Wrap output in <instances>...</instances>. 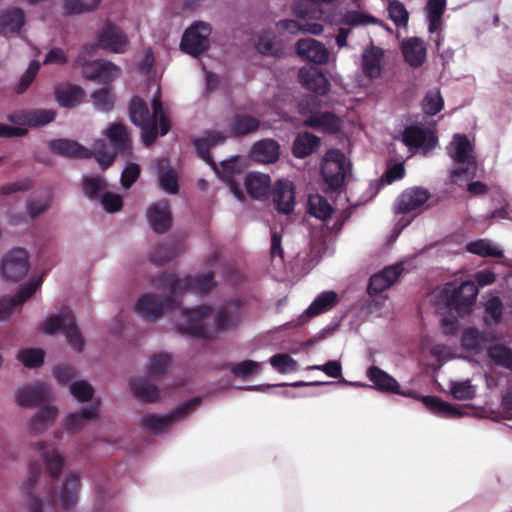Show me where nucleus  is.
<instances>
[{"mask_svg": "<svg viewBox=\"0 0 512 512\" xmlns=\"http://www.w3.org/2000/svg\"><path fill=\"white\" fill-rule=\"evenodd\" d=\"M152 113L146 102L139 96H134L129 104L131 122L141 129L143 144L151 146L158 135L164 136L170 130V121L164 114L162 100L159 95L152 99Z\"/></svg>", "mask_w": 512, "mask_h": 512, "instance_id": "1", "label": "nucleus"}, {"mask_svg": "<svg viewBox=\"0 0 512 512\" xmlns=\"http://www.w3.org/2000/svg\"><path fill=\"white\" fill-rule=\"evenodd\" d=\"M151 284L158 289H170L176 296L179 292L208 293L216 285L212 272L196 276L187 275L184 278H178L174 273L164 272L155 277Z\"/></svg>", "mask_w": 512, "mask_h": 512, "instance_id": "2", "label": "nucleus"}, {"mask_svg": "<svg viewBox=\"0 0 512 512\" xmlns=\"http://www.w3.org/2000/svg\"><path fill=\"white\" fill-rule=\"evenodd\" d=\"M113 151H106V145L103 141L95 143L96 159L103 169L109 167L115 160L117 154L130 156L132 153V143L127 127L122 123L111 124L106 132Z\"/></svg>", "mask_w": 512, "mask_h": 512, "instance_id": "3", "label": "nucleus"}, {"mask_svg": "<svg viewBox=\"0 0 512 512\" xmlns=\"http://www.w3.org/2000/svg\"><path fill=\"white\" fill-rule=\"evenodd\" d=\"M477 294L478 288L473 281H464L459 286L447 283L443 289L446 305L454 309L460 316H465L471 312Z\"/></svg>", "mask_w": 512, "mask_h": 512, "instance_id": "4", "label": "nucleus"}, {"mask_svg": "<svg viewBox=\"0 0 512 512\" xmlns=\"http://www.w3.org/2000/svg\"><path fill=\"white\" fill-rule=\"evenodd\" d=\"M42 331L50 335L64 331L69 344L76 351L81 352L84 348V339L70 311L49 316L42 326Z\"/></svg>", "mask_w": 512, "mask_h": 512, "instance_id": "5", "label": "nucleus"}, {"mask_svg": "<svg viewBox=\"0 0 512 512\" xmlns=\"http://www.w3.org/2000/svg\"><path fill=\"white\" fill-rule=\"evenodd\" d=\"M200 398H192L179 405L172 413L158 416L154 414L144 415L140 421V426L146 430L159 433L172 425L174 422L184 419L193 409L200 404Z\"/></svg>", "mask_w": 512, "mask_h": 512, "instance_id": "6", "label": "nucleus"}, {"mask_svg": "<svg viewBox=\"0 0 512 512\" xmlns=\"http://www.w3.org/2000/svg\"><path fill=\"white\" fill-rule=\"evenodd\" d=\"M452 145L453 150L449 152L451 158L457 163L466 164V166L454 169L451 172V177L454 181L461 176L473 178L476 174L477 165L475 158L471 154L472 147L467 136L461 134L455 135Z\"/></svg>", "mask_w": 512, "mask_h": 512, "instance_id": "7", "label": "nucleus"}, {"mask_svg": "<svg viewBox=\"0 0 512 512\" xmlns=\"http://www.w3.org/2000/svg\"><path fill=\"white\" fill-rule=\"evenodd\" d=\"M168 290V295L163 298L161 296L146 293L143 294L135 305V310L147 320H156L162 316L165 308H177L179 302L175 294Z\"/></svg>", "mask_w": 512, "mask_h": 512, "instance_id": "8", "label": "nucleus"}, {"mask_svg": "<svg viewBox=\"0 0 512 512\" xmlns=\"http://www.w3.org/2000/svg\"><path fill=\"white\" fill-rule=\"evenodd\" d=\"M211 311L212 308L209 306L185 309L182 314L185 317L187 324L179 326V332L202 339H213L216 331L206 327L204 323L206 317L210 315Z\"/></svg>", "mask_w": 512, "mask_h": 512, "instance_id": "9", "label": "nucleus"}, {"mask_svg": "<svg viewBox=\"0 0 512 512\" xmlns=\"http://www.w3.org/2000/svg\"><path fill=\"white\" fill-rule=\"evenodd\" d=\"M212 29L205 22H195L184 32L181 50L192 56H198L209 48V36Z\"/></svg>", "mask_w": 512, "mask_h": 512, "instance_id": "10", "label": "nucleus"}, {"mask_svg": "<svg viewBox=\"0 0 512 512\" xmlns=\"http://www.w3.org/2000/svg\"><path fill=\"white\" fill-rule=\"evenodd\" d=\"M28 253L23 248H14L2 259L1 274L11 282L21 280L28 272Z\"/></svg>", "mask_w": 512, "mask_h": 512, "instance_id": "11", "label": "nucleus"}, {"mask_svg": "<svg viewBox=\"0 0 512 512\" xmlns=\"http://www.w3.org/2000/svg\"><path fill=\"white\" fill-rule=\"evenodd\" d=\"M244 317L241 300L225 302L218 308L214 316L217 331H231L239 327Z\"/></svg>", "mask_w": 512, "mask_h": 512, "instance_id": "12", "label": "nucleus"}, {"mask_svg": "<svg viewBox=\"0 0 512 512\" xmlns=\"http://www.w3.org/2000/svg\"><path fill=\"white\" fill-rule=\"evenodd\" d=\"M367 377L376 390L385 394H396L416 399L418 395L413 390H402L397 380L378 366H371L367 370Z\"/></svg>", "mask_w": 512, "mask_h": 512, "instance_id": "13", "label": "nucleus"}, {"mask_svg": "<svg viewBox=\"0 0 512 512\" xmlns=\"http://www.w3.org/2000/svg\"><path fill=\"white\" fill-rule=\"evenodd\" d=\"M97 38L100 48L113 53H124L129 45L124 31L109 20L105 22Z\"/></svg>", "mask_w": 512, "mask_h": 512, "instance_id": "14", "label": "nucleus"}, {"mask_svg": "<svg viewBox=\"0 0 512 512\" xmlns=\"http://www.w3.org/2000/svg\"><path fill=\"white\" fill-rule=\"evenodd\" d=\"M52 400L50 387L42 382L26 385L16 394V402L22 407H33Z\"/></svg>", "mask_w": 512, "mask_h": 512, "instance_id": "15", "label": "nucleus"}, {"mask_svg": "<svg viewBox=\"0 0 512 512\" xmlns=\"http://www.w3.org/2000/svg\"><path fill=\"white\" fill-rule=\"evenodd\" d=\"M430 198V193L422 187H412L404 190L397 198L394 206L396 214L410 213L422 207Z\"/></svg>", "mask_w": 512, "mask_h": 512, "instance_id": "16", "label": "nucleus"}, {"mask_svg": "<svg viewBox=\"0 0 512 512\" xmlns=\"http://www.w3.org/2000/svg\"><path fill=\"white\" fill-rule=\"evenodd\" d=\"M321 173L324 181L332 190L339 189L346 178V166L342 154L337 153L336 158H331L330 154L324 158Z\"/></svg>", "mask_w": 512, "mask_h": 512, "instance_id": "17", "label": "nucleus"}, {"mask_svg": "<svg viewBox=\"0 0 512 512\" xmlns=\"http://www.w3.org/2000/svg\"><path fill=\"white\" fill-rule=\"evenodd\" d=\"M55 117L56 112L52 109H29L9 115L8 120L18 125L41 127L52 122Z\"/></svg>", "mask_w": 512, "mask_h": 512, "instance_id": "18", "label": "nucleus"}, {"mask_svg": "<svg viewBox=\"0 0 512 512\" xmlns=\"http://www.w3.org/2000/svg\"><path fill=\"white\" fill-rule=\"evenodd\" d=\"M272 198L278 212L289 214L295 206V186L289 180H278L272 189Z\"/></svg>", "mask_w": 512, "mask_h": 512, "instance_id": "19", "label": "nucleus"}, {"mask_svg": "<svg viewBox=\"0 0 512 512\" xmlns=\"http://www.w3.org/2000/svg\"><path fill=\"white\" fill-rule=\"evenodd\" d=\"M147 219L151 228L158 234L167 232L172 225L170 204L162 200L152 204L147 211Z\"/></svg>", "mask_w": 512, "mask_h": 512, "instance_id": "20", "label": "nucleus"}, {"mask_svg": "<svg viewBox=\"0 0 512 512\" xmlns=\"http://www.w3.org/2000/svg\"><path fill=\"white\" fill-rule=\"evenodd\" d=\"M41 278L33 280L23 286L13 297L0 298V319H8L13 309L28 300L41 285Z\"/></svg>", "mask_w": 512, "mask_h": 512, "instance_id": "21", "label": "nucleus"}, {"mask_svg": "<svg viewBox=\"0 0 512 512\" xmlns=\"http://www.w3.org/2000/svg\"><path fill=\"white\" fill-rule=\"evenodd\" d=\"M384 50L378 46L370 45L362 53L361 68L368 79L379 78L382 74Z\"/></svg>", "mask_w": 512, "mask_h": 512, "instance_id": "22", "label": "nucleus"}, {"mask_svg": "<svg viewBox=\"0 0 512 512\" xmlns=\"http://www.w3.org/2000/svg\"><path fill=\"white\" fill-rule=\"evenodd\" d=\"M48 147L53 154L63 157L88 159L93 156L91 150L70 139L52 140L48 143Z\"/></svg>", "mask_w": 512, "mask_h": 512, "instance_id": "23", "label": "nucleus"}, {"mask_svg": "<svg viewBox=\"0 0 512 512\" xmlns=\"http://www.w3.org/2000/svg\"><path fill=\"white\" fill-rule=\"evenodd\" d=\"M297 54L316 64H325L329 58L327 48L315 39H300L296 43Z\"/></svg>", "mask_w": 512, "mask_h": 512, "instance_id": "24", "label": "nucleus"}, {"mask_svg": "<svg viewBox=\"0 0 512 512\" xmlns=\"http://www.w3.org/2000/svg\"><path fill=\"white\" fill-rule=\"evenodd\" d=\"M304 126L313 128L322 133L335 134L341 128V120L333 112H317L312 113L304 120Z\"/></svg>", "mask_w": 512, "mask_h": 512, "instance_id": "25", "label": "nucleus"}, {"mask_svg": "<svg viewBox=\"0 0 512 512\" xmlns=\"http://www.w3.org/2000/svg\"><path fill=\"white\" fill-rule=\"evenodd\" d=\"M338 303V294L335 291L320 293L300 317L297 325L303 324L308 319L318 316L332 309Z\"/></svg>", "mask_w": 512, "mask_h": 512, "instance_id": "26", "label": "nucleus"}, {"mask_svg": "<svg viewBox=\"0 0 512 512\" xmlns=\"http://www.w3.org/2000/svg\"><path fill=\"white\" fill-rule=\"evenodd\" d=\"M186 249L185 243L180 239H170L159 244L151 253L150 261L155 265H164L177 257Z\"/></svg>", "mask_w": 512, "mask_h": 512, "instance_id": "27", "label": "nucleus"}, {"mask_svg": "<svg viewBox=\"0 0 512 512\" xmlns=\"http://www.w3.org/2000/svg\"><path fill=\"white\" fill-rule=\"evenodd\" d=\"M402 268L398 265L387 267L371 276L367 287L369 295H377L388 289L399 277Z\"/></svg>", "mask_w": 512, "mask_h": 512, "instance_id": "28", "label": "nucleus"}, {"mask_svg": "<svg viewBox=\"0 0 512 512\" xmlns=\"http://www.w3.org/2000/svg\"><path fill=\"white\" fill-rule=\"evenodd\" d=\"M402 53L405 61L412 67L422 66L426 59V46L422 39L411 37L402 42Z\"/></svg>", "mask_w": 512, "mask_h": 512, "instance_id": "29", "label": "nucleus"}, {"mask_svg": "<svg viewBox=\"0 0 512 512\" xmlns=\"http://www.w3.org/2000/svg\"><path fill=\"white\" fill-rule=\"evenodd\" d=\"M260 120L245 113H237L228 121V128L232 137H242L257 131Z\"/></svg>", "mask_w": 512, "mask_h": 512, "instance_id": "30", "label": "nucleus"}, {"mask_svg": "<svg viewBox=\"0 0 512 512\" xmlns=\"http://www.w3.org/2000/svg\"><path fill=\"white\" fill-rule=\"evenodd\" d=\"M156 167L160 187L169 194H177L179 192L178 175L170 166L169 160L158 159Z\"/></svg>", "mask_w": 512, "mask_h": 512, "instance_id": "31", "label": "nucleus"}, {"mask_svg": "<svg viewBox=\"0 0 512 512\" xmlns=\"http://www.w3.org/2000/svg\"><path fill=\"white\" fill-rule=\"evenodd\" d=\"M271 185L270 176L262 173H250L245 178V188L253 199L264 200L268 197Z\"/></svg>", "mask_w": 512, "mask_h": 512, "instance_id": "32", "label": "nucleus"}, {"mask_svg": "<svg viewBox=\"0 0 512 512\" xmlns=\"http://www.w3.org/2000/svg\"><path fill=\"white\" fill-rule=\"evenodd\" d=\"M99 406V401H96L89 407L82 408L79 412L70 413L66 417L64 428L67 431H78L86 422L97 420Z\"/></svg>", "mask_w": 512, "mask_h": 512, "instance_id": "33", "label": "nucleus"}, {"mask_svg": "<svg viewBox=\"0 0 512 512\" xmlns=\"http://www.w3.org/2000/svg\"><path fill=\"white\" fill-rule=\"evenodd\" d=\"M299 77L305 88L324 96L330 90V82L327 77L319 70H300Z\"/></svg>", "mask_w": 512, "mask_h": 512, "instance_id": "34", "label": "nucleus"}, {"mask_svg": "<svg viewBox=\"0 0 512 512\" xmlns=\"http://www.w3.org/2000/svg\"><path fill=\"white\" fill-rule=\"evenodd\" d=\"M34 448L41 452L45 467L51 478L57 480L64 466L62 455L55 448L47 449L45 442L36 443Z\"/></svg>", "mask_w": 512, "mask_h": 512, "instance_id": "35", "label": "nucleus"}, {"mask_svg": "<svg viewBox=\"0 0 512 512\" xmlns=\"http://www.w3.org/2000/svg\"><path fill=\"white\" fill-rule=\"evenodd\" d=\"M80 486L81 482L78 474L70 473L66 477L59 496L62 509L69 510L76 505Z\"/></svg>", "mask_w": 512, "mask_h": 512, "instance_id": "36", "label": "nucleus"}, {"mask_svg": "<svg viewBox=\"0 0 512 512\" xmlns=\"http://www.w3.org/2000/svg\"><path fill=\"white\" fill-rule=\"evenodd\" d=\"M25 24V14L20 8H10L0 15V34L19 33Z\"/></svg>", "mask_w": 512, "mask_h": 512, "instance_id": "37", "label": "nucleus"}, {"mask_svg": "<svg viewBox=\"0 0 512 512\" xmlns=\"http://www.w3.org/2000/svg\"><path fill=\"white\" fill-rule=\"evenodd\" d=\"M423 404L433 413L446 418H459L463 414L458 406L443 401L437 396H423Z\"/></svg>", "mask_w": 512, "mask_h": 512, "instance_id": "38", "label": "nucleus"}, {"mask_svg": "<svg viewBox=\"0 0 512 512\" xmlns=\"http://www.w3.org/2000/svg\"><path fill=\"white\" fill-rule=\"evenodd\" d=\"M221 177L227 182L231 193L240 201L245 199L240 184L234 179V175L239 172L236 158H231L221 162V171L214 168Z\"/></svg>", "mask_w": 512, "mask_h": 512, "instance_id": "39", "label": "nucleus"}, {"mask_svg": "<svg viewBox=\"0 0 512 512\" xmlns=\"http://www.w3.org/2000/svg\"><path fill=\"white\" fill-rule=\"evenodd\" d=\"M320 145V138L310 132L299 133L294 142L292 152L296 158L303 159L311 155Z\"/></svg>", "mask_w": 512, "mask_h": 512, "instance_id": "40", "label": "nucleus"}, {"mask_svg": "<svg viewBox=\"0 0 512 512\" xmlns=\"http://www.w3.org/2000/svg\"><path fill=\"white\" fill-rule=\"evenodd\" d=\"M40 466L38 463H30L29 465V475L27 480L23 483L22 490L29 498V506L31 512H42V501L35 495H33V489L37 482L38 476L40 474Z\"/></svg>", "mask_w": 512, "mask_h": 512, "instance_id": "41", "label": "nucleus"}, {"mask_svg": "<svg viewBox=\"0 0 512 512\" xmlns=\"http://www.w3.org/2000/svg\"><path fill=\"white\" fill-rule=\"evenodd\" d=\"M130 386L135 397L142 401L153 403L159 398L158 387L146 378H134Z\"/></svg>", "mask_w": 512, "mask_h": 512, "instance_id": "42", "label": "nucleus"}, {"mask_svg": "<svg viewBox=\"0 0 512 512\" xmlns=\"http://www.w3.org/2000/svg\"><path fill=\"white\" fill-rule=\"evenodd\" d=\"M252 154L262 163H273L279 158V144L272 139L261 140L253 145Z\"/></svg>", "mask_w": 512, "mask_h": 512, "instance_id": "43", "label": "nucleus"}, {"mask_svg": "<svg viewBox=\"0 0 512 512\" xmlns=\"http://www.w3.org/2000/svg\"><path fill=\"white\" fill-rule=\"evenodd\" d=\"M84 97V91L81 87L69 85L57 89L56 99L60 106L65 108H74L78 106Z\"/></svg>", "mask_w": 512, "mask_h": 512, "instance_id": "44", "label": "nucleus"}, {"mask_svg": "<svg viewBox=\"0 0 512 512\" xmlns=\"http://www.w3.org/2000/svg\"><path fill=\"white\" fill-rule=\"evenodd\" d=\"M58 410L54 406L42 408L30 421V430L38 434L44 432L55 420Z\"/></svg>", "mask_w": 512, "mask_h": 512, "instance_id": "45", "label": "nucleus"}, {"mask_svg": "<svg viewBox=\"0 0 512 512\" xmlns=\"http://www.w3.org/2000/svg\"><path fill=\"white\" fill-rule=\"evenodd\" d=\"M447 0H428L426 5L427 18L429 21L428 31L435 33L442 23V16L446 9Z\"/></svg>", "mask_w": 512, "mask_h": 512, "instance_id": "46", "label": "nucleus"}, {"mask_svg": "<svg viewBox=\"0 0 512 512\" xmlns=\"http://www.w3.org/2000/svg\"><path fill=\"white\" fill-rule=\"evenodd\" d=\"M308 212L310 215L325 221L331 217L333 207L324 196L311 194L308 197Z\"/></svg>", "mask_w": 512, "mask_h": 512, "instance_id": "47", "label": "nucleus"}, {"mask_svg": "<svg viewBox=\"0 0 512 512\" xmlns=\"http://www.w3.org/2000/svg\"><path fill=\"white\" fill-rule=\"evenodd\" d=\"M172 362V358L167 353H158L150 357V362L147 367V374L151 379L159 380L168 371Z\"/></svg>", "mask_w": 512, "mask_h": 512, "instance_id": "48", "label": "nucleus"}, {"mask_svg": "<svg viewBox=\"0 0 512 512\" xmlns=\"http://www.w3.org/2000/svg\"><path fill=\"white\" fill-rule=\"evenodd\" d=\"M401 139L402 142L410 149L421 148L427 142L428 135L423 128L411 125L403 130Z\"/></svg>", "mask_w": 512, "mask_h": 512, "instance_id": "49", "label": "nucleus"}, {"mask_svg": "<svg viewBox=\"0 0 512 512\" xmlns=\"http://www.w3.org/2000/svg\"><path fill=\"white\" fill-rule=\"evenodd\" d=\"M487 354L496 365L512 371V348L504 344H495L488 348Z\"/></svg>", "mask_w": 512, "mask_h": 512, "instance_id": "50", "label": "nucleus"}, {"mask_svg": "<svg viewBox=\"0 0 512 512\" xmlns=\"http://www.w3.org/2000/svg\"><path fill=\"white\" fill-rule=\"evenodd\" d=\"M255 47L259 53L266 56L280 57L283 53L281 45L271 33L259 35Z\"/></svg>", "mask_w": 512, "mask_h": 512, "instance_id": "51", "label": "nucleus"}, {"mask_svg": "<svg viewBox=\"0 0 512 512\" xmlns=\"http://www.w3.org/2000/svg\"><path fill=\"white\" fill-rule=\"evenodd\" d=\"M91 98L94 106L102 112H109L114 107L115 97L111 93L110 88L104 87L94 91Z\"/></svg>", "mask_w": 512, "mask_h": 512, "instance_id": "52", "label": "nucleus"}, {"mask_svg": "<svg viewBox=\"0 0 512 512\" xmlns=\"http://www.w3.org/2000/svg\"><path fill=\"white\" fill-rule=\"evenodd\" d=\"M17 359L27 368H37L44 363V351L40 348H27L19 351Z\"/></svg>", "mask_w": 512, "mask_h": 512, "instance_id": "53", "label": "nucleus"}, {"mask_svg": "<svg viewBox=\"0 0 512 512\" xmlns=\"http://www.w3.org/2000/svg\"><path fill=\"white\" fill-rule=\"evenodd\" d=\"M503 304L499 297L490 298L485 305V322L488 325H496L502 320Z\"/></svg>", "mask_w": 512, "mask_h": 512, "instance_id": "54", "label": "nucleus"}, {"mask_svg": "<svg viewBox=\"0 0 512 512\" xmlns=\"http://www.w3.org/2000/svg\"><path fill=\"white\" fill-rule=\"evenodd\" d=\"M389 18L397 27H406L409 20V13L404 4L399 0H393L388 6Z\"/></svg>", "mask_w": 512, "mask_h": 512, "instance_id": "55", "label": "nucleus"}, {"mask_svg": "<svg viewBox=\"0 0 512 512\" xmlns=\"http://www.w3.org/2000/svg\"><path fill=\"white\" fill-rule=\"evenodd\" d=\"M269 362L274 369L282 374L296 371L298 368L297 361L288 354H275Z\"/></svg>", "mask_w": 512, "mask_h": 512, "instance_id": "56", "label": "nucleus"}, {"mask_svg": "<svg viewBox=\"0 0 512 512\" xmlns=\"http://www.w3.org/2000/svg\"><path fill=\"white\" fill-rule=\"evenodd\" d=\"M101 0H63L67 14H79L95 9Z\"/></svg>", "mask_w": 512, "mask_h": 512, "instance_id": "57", "label": "nucleus"}, {"mask_svg": "<svg viewBox=\"0 0 512 512\" xmlns=\"http://www.w3.org/2000/svg\"><path fill=\"white\" fill-rule=\"evenodd\" d=\"M70 393L81 403L89 402L94 395L93 387L85 380H78L70 385Z\"/></svg>", "mask_w": 512, "mask_h": 512, "instance_id": "58", "label": "nucleus"}, {"mask_svg": "<svg viewBox=\"0 0 512 512\" xmlns=\"http://www.w3.org/2000/svg\"><path fill=\"white\" fill-rule=\"evenodd\" d=\"M467 250L470 253L479 255L481 257H500L502 256V252L494 247H492L485 240H476L467 245Z\"/></svg>", "mask_w": 512, "mask_h": 512, "instance_id": "59", "label": "nucleus"}, {"mask_svg": "<svg viewBox=\"0 0 512 512\" xmlns=\"http://www.w3.org/2000/svg\"><path fill=\"white\" fill-rule=\"evenodd\" d=\"M105 188L106 183L99 176H90L83 180V192L91 199L97 198Z\"/></svg>", "mask_w": 512, "mask_h": 512, "instance_id": "60", "label": "nucleus"}, {"mask_svg": "<svg viewBox=\"0 0 512 512\" xmlns=\"http://www.w3.org/2000/svg\"><path fill=\"white\" fill-rule=\"evenodd\" d=\"M41 64L37 60H33L30 62L27 70L20 78L19 84L17 85L16 92L18 94H22L26 91V89L31 85L34 81L36 75L39 72Z\"/></svg>", "mask_w": 512, "mask_h": 512, "instance_id": "61", "label": "nucleus"}, {"mask_svg": "<svg viewBox=\"0 0 512 512\" xmlns=\"http://www.w3.org/2000/svg\"><path fill=\"white\" fill-rule=\"evenodd\" d=\"M98 69H100V72L97 75V82L103 84H108L114 81L121 72V69L117 65L107 60H103L102 65L98 66Z\"/></svg>", "mask_w": 512, "mask_h": 512, "instance_id": "62", "label": "nucleus"}, {"mask_svg": "<svg viewBox=\"0 0 512 512\" xmlns=\"http://www.w3.org/2000/svg\"><path fill=\"white\" fill-rule=\"evenodd\" d=\"M260 370V364L252 360H244L234 364L231 372L235 377L246 378L257 373Z\"/></svg>", "mask_w": 512, "mask_h": 512, "instance_id": "63", "label": "nucleus"}, {"mask_svg": "<svg viewBox=\"0 0 512 512\" xmlns=\"http://www.w3.org/2000/svg\"><path fill=\"white\" fill-rule=\"evenodd\" d=\"M451 395L457 400H471L475 396V391L469 381L453 382L451 385Z\"/></svg>", "mask_w": 512, "mask_h": 512, "instance_id": "64", "label": "nucleus"}]
</instances>
